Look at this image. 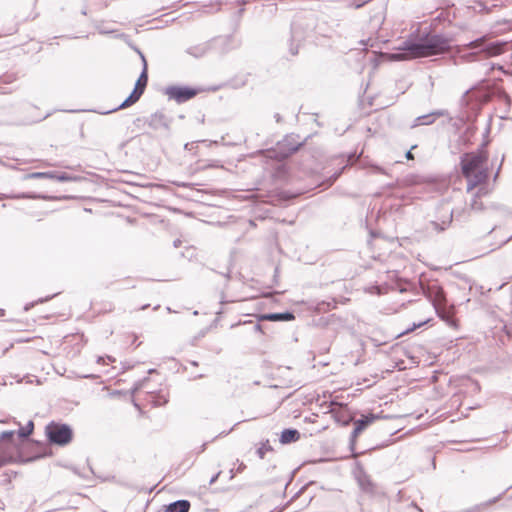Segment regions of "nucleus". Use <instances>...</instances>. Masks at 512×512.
Instances as JSON below:
<instances>
[{"mask_svg": "<svg viewBox=\"0 0 512 512\" xmlns=\"http://www.w3.org/2000/svg\"><path fill=\"white\" fill-rule=\"evenodd\" d=\"M212 52L211 40L190 46L186 49V53L194 58H201Z\"/></svg>", "mask_w": 512, "mask_h": 512, "instance_id": "obj_15", "label": "nucleus"}, {"mask_svg": "<svg viewBox=\"0 0 512 512\" xmlns=\"http://www.w3.org/2000/svg\"><path fill=\"white\" fill-rule=\"evenodd\" d=\"M505 42L501 41H488L484 38H478L468 44V48L475 53L484 54L487 57L497 56L504 52L506 47Z\"/></svg>", "mask_w": 512, "mask_h": 512, "instance_id": "obj_5", "label": "nucleus"}, {"mask_svg": "<svg viewBox=\"0 0 512 512\" xmlns=\"http://www.w3.org/2000/svg\"><path fill=\"white\" fill-rule=\"evenodd\" d=\"M236 470L231 469L230 470V479H232L235 476Z\"/></svg>", "mask_w": 512, "mask_h": 512, "instance_id": "obj_55", "label": "nucleus"}, {"mask_svg": "<svg viewBox=\"0 0 512 512\" xmlns=\"http://www.w3.org/2000/svg\"><path fill=\"white\" fill-rule=\"evenodd\" d=\"M141 61L143 65L142 71L135 83L134 88H138L144 92L148 84V64L144 54H141Z\"/></svg>", "mask_w": 512, "mask_h": 512, "instance_id": "obj_21", "label": "nucleus"}, {"mask_svg": "<svg viewBox=\"0 0 512 512\" xmlns=\"http://www.w3.org/2000/svg\"><path fill=\"white\" fill-rule=\"evenodd\" d=\"M92 25L100 34H111L115 32V30L108 29L104 26L103 20H92Z\"/></svg>", "mask_w": 512, "mask_h": 512, "instance_id": "obj_28", "label": "nucleus"}, {"mask_svg": "<svg viewBox=\"0 0 512 512\" xmlns=\"http://www.w3.org/2000/svg\"><path fill=\"white\" fill-rule=\"evenodd\" d=\"M416 146H412L411 149L409 151L406 152L405 154V157L408 159V160H411L414 158L413 154H412V149H414Z\"/></svg>", "mask_w": 512, "mask_h": 512, "instance_id": "obj_42", "label": "nucleus"}, {"mask_svg": "<svg viewBox=\"0 0 512 512\" xmlns=\"http://www.w3.org/2000/svg\"><path fill=\"white\" fill-rule=\"evenodd\" d=\"M393 60L428 57L442 54L450 49V39L443 34L424 33L412 35L399 46Z\"/></svg>", "mask_w": 512, "mask_h": 512, "instance_id": "obj_1", "label": "nucleus"}, {"mask_svg": "<svg viewBox=\"0 0 512 512\" xmlns=\"http://www.w3.org/2000/svg\"><path fill=\"white\" fill-rule=\"evenodd\" d=\"M190 507L188 500L180 499L164 506V509L159 512H189Z\"/></svg>", "mask_w": 512, "mask_h": 512, "instance_id": "obj_18", "label": "nucleus"}, {"mask_svg": "<svg viewBox=\"0 0 512 512\" xmlns=\"http://www.w3.org/2000/svg\"><path fill=\"white\" fill-rule=\"evenodd\" d=\"M328 412L331 413L335 422L343 427H346L353 422L354 415H352L346 404L331 401L329 403Z\"/></svg>", "mask_w": 512, "mask_h": 512, "instance_id": "obj_11", "label": "nucleus"}, {"mask_svg": "<svg viewBox=\"0 0 512 512\" xmlns=\"http://www.w3.org/2000/svg\"><path fill=\"white\" fill-rule=\"evenodd\" d=\"M163 92L169 100L182 104L194 98L199 90L186 85H170L165 87Z\"/></svg>", "mask_w": 512, "mask_h": 512, "instance_id": "obj_6", "label": "nucleus"}, {"mask_svg": "<svg viewBox=\"0 0 512 512\" xmlns=\"http://www.w3.org/2000/svg\"><path fill=\"white\" fill-rule=\"evenodd\" d=\"M159 308H160V305H156V306L153 308V310H157V309H159Z\"/></svg>", "mask_w": 512, "mask_h": 512, "instance_id": "obj_61", "label": "nucleus"}, {"mask_svg": "<svg viewBox=\"0 0 512 512\" xmlns=\"http://www.w3.org/2000/svg\"><path fill=\"white\" fill-rule=\"evenodd\" d=\"M444 115H446V111L437 110L432 113L419 116L414 120V124L412 125V127H416L419 125H430V124L434 123L436 117L444 116Z\"/></svg>", "mask_w": 512, "mask_h": 512, "instance_id": "obj_20", "label": "nucleus"}, {"mask_svg": "<svg viewBox=\"0 0 512 512\" xmlns=\"http://www.w3.org/2000/svg\"><path fill=\"white\" fill-rule=\"evenodd\" d=\"M126 35L125 34H119L118 37H125Z\"/></svg>", "mask_w": 512, "mask_h": 512, "instance_id": "obj_63", "label": "nucleus"}, {"mask_svg": "<svg viewBox=\"0 0 512 512\" xmlns=\"http://www.w3.org/2000/svg\"><path fill=\"white\" fill-rule=\"evenodd\" d=\"M149 307V304H145L143 306L140 307V310H145Z\"/></svg>", "mask_w": 512, "mask_h": 512, "instance_id": "obj_56", "label": "nucleus"}, {"mask_svg": "<svg viewBox=\"0 0 512 512\" xmlns=\"http://www.w3.org/2000/svg\"><path fill=\"white\" fill-rule=\"evenodd\" d=\"M511 239H512V235H511L510 237H508L507 239L503 240V241L501 242V244H500L498 247H500V246H502V245L506 244V243H507V242H509Z\"/></svg>", "mask_w": 512, "mask_h": 512, "instance_id": "obj_50", "label": "nucleus"}, {"mask_svg": "<svg viewBox=\"0 0 512 512\" xmlns=\"http://www.w3.org/2000/svg\"><path fill=\"white\" fill-rule=\"evenodd\" d=\"M274 119L276 120V122L280 123L282 121V117L279 113H275L274 114Z\"/></svg>", "mask_w": 512, "mask_h": 512, "instance_id": "obj_45", "label": "nucleus"}, {"mask_svg": "<svg viewBox=\"0 0 512 512\" xmlns=\"http://www.w3.org/2000/svg\"><path fill=\"white\" fill-rule=\"evenodd\" d=\"M305 140L300 141L299 135L289 134L286 135L281 141H278L276 146L272 149L267 150V157L283 161L296 153L303 147Z\"/></svg>", "mask_w": 512, "mask_h": 512, "instance_id": "obj_3", "label": "nucleus"}, {"mask_svg": "<svg viewBox=\"0 0 512 512\" xmlns=\"http://www.w3.org/2000/svg\"><path fill=\"white\" fill-rule=\"evenodd\" d=\"M143 91H141L140 89L138 88H134L132 90V92L130 93V95L116 108L114 109H111L109 111H106V112H103L102 114H109V113H112V112H115V111H118L120 109H125L127 107H130L132 106L133 104H135L136 102H138V100L141 98V96L143 95Z\"/></svg>", "mask_w": 512, "mask_h": 512, "instance_id": "obj_16", "label": "nucleus"}, {"mask_svg": "<svg viewBox=\"0 0 512 512\" xmlns=\"http://www.w3.org/2000/svg\"><path fill=\"white\" fill-rule=\"evenodd\" d=\"M45 435L51 445L64 447L72 442L74 432L69 424L51 421L45 427Z\"/></svg>", "mask_w": 512, "mask_h": 512, "instance_id": "obj_4", "label": "nucleus"}, {"mask_svg": "<svg viewBox=\"0 0 512 512\" xmlns=\"http://www.w3.org/2000/svg\"><path fill=\"white\" fill-rule=\"evenodd\" d=\"M9 463L8 457L0 455V468Z\"/></svg>", "mask_w": 512, "mask_h": 512, "instance_id": "obj_40", "label": "nucleus"}, {"mask_svg": "<svg viewBox=\"0 0 512 512\" xmlns=\"http://www.w3.org/2000/svg\"><path fill=\"white\" fill-rule=\"evenodd\" d=\"M133 48V50L135 52H137L139 54V56L141 57V54H143L136 46H131Z\"/></svg>", "mask_w": 512, "mask_h": 512, "instance_id": "obj_52", "label": "nucleus"}, {"mask_svg": "<svg viewBox=\"0 0 512 512\" xmlns=\"http://www.w3.org/2000/svg\"><path fill=\"white\" fill-rule=\"evenodd\" d=\"M18 79L15 72H7L0 76V94H8L12 89L7 88V85L13 84Z\"/></svg>", "mask_w": 512, "mask_h": 512, "instance_id": "obj_22", "label": "nucleus"}, {"mask_svg": "<svg viewBox=\"0 0 512 512\" xmlns=\"http://www.w3.org/2000/svg\"><path fill=\"white\" fill-rule=\"evenodd\" d=\"M487 160L485 152L464 153L461 156V172L463 176H469L471 172L483 169L482 166Z\"/></svg>", "mask_w": 512, "mask_h": 512, "instance_id": "obj_7", "label": "nucleus"}, {"mask_svg": "<svg viewBox=\"0 0 512 512\" xmlns=\"http://www.w3.org/2000/svg\"><path fill=\"white\" fill-rule=\"evenodd\" d=\"M76 179H77V177L72 176L66 172H58L57 171L56 180L59 182H71V181H75Z\"/></svg>", "mask_w": 512, "mask_h": 512, "instance_id": "obj_34", "label": "nucleus"}, {"mask_svg": "<svg viewBox=\"0 0 512 512\" xmlns=\"http://www.w3.org/2000/svg\"><path fill=\"white\" fill-rule=\"evenodd\" d=\"M374 169H375V171H376L377 173H381V174L385 173V172H384V169H383V168H381V167H379V166H374Z\"/></svg>", "mask_w": 512, "mask_h": 512, "instance_id": "obj_48", "label": "nucleus"}, {"mask_svg": "<svg viewBox=\"0 0 512 512\" xmlns=\"http://www.w3.org/2000/svg\"><path fill=\"white\" fill-rule=\"evenodd\" d=\"M220 474H221V471H219V472H217L216 474H214V475L211 477V479H210V481H209V484H210V485H212V484L216 483V481L218 480V478H219Z\"/></svg>", "mask_w": 512, "mask_h": 512, "instance_id": "obj_41", "label": "nucleus"}, {"mask_svg": "<svg viewBox=\"0 0 512 512\" xmlns=\"http://www.w3.org/2000/svg\"><path fill=\"white\" fill-rule=\"evenodd\" d=\"M465 94H467V92H466ZM461 101H462V102L467 103V101H468V100H467V98H466V95H464V96H463V98H462V100H461Z\"/></svg>", "mask_w": 512, "mask_h": 512, "instance_id": "obj_58", "label": "nucleus"}, {"mask_svg": "<svg viewBox=\"0 0 512 512\" xmlns=\"http://www.w3.org/2000/svg\"><path fill=\"white\" fill-rule=\"evenodd\" d=\"M357 481L362 491L372 495L375 494L376 486L365 472H361L357 476Z\"/></svg>", "mask_w": 512, "mask_h": 512, "instance_id": "obj_19", "label": "nucleus"}, {"mask_svg": "<svg viewBox=\"0 0 512 512\" xmlns=\"http://www.w3.org/2000/svg\"><path fill=\"white\" fill-rule=\"evenodd\" d=\"M453 218V211L450 213V217L448 221H443L441 224L438 222H432L433 229L437 232H442L447 229V227L451 224Z\"/></svg>", "mask_w": 512, "mask_h": 512, "instance_id": "obj_29", "label": "nucleus"}, {"mask_svg": "<svg viewBox=\"0 0 512 512\" xmlns=\"http://www.w3.org/2000/svg\"><path fill=\"white\" fill-rule=\"evenodd\" d=\"M17 431L6 430L0 433V455L8 457L9 462L13 458V452L17 449Z\"/></svg>", "mask_w": 512, "mask_h": 512, "instance_id": "obj_10", "label": "nucleus"}, {"mask_svg": "<svg viewBox=\"0 0 512 512\" xmlns=\"http://www.w3.org/2000/svg\"><path fill=\"white\" fill-rule=\"evenodd\" d=\"M386 418V416H382L381 413H368L366 415H362L361 418L354 420V428L350 434L349 438V447L351 451H354L356 446V441L358 436L371 424H373L376 420Z\"/></svg>", "mask_w": 512, "mask_h": 512, "instance_id": "obj_8", "label": "nucleus"}, {"mask_svg": "<svg viewBox=\"0 0 512 512\" xmlns=\"http://www.w3.org/2000/svg\"><path fill=\"white\" fill-rule=\"evenodd\" d=\"M33 430H34V423L32 420H30V421H28V423L26 424L25 427H20L17 430L18 439H20V440L27 439L33 433Z\"/></svg>", "mask_w": 512, "mask_h": 512, "instance_id": "obj_26", "label": "nucleus"}, {"mask_svg": "<svg viewBox=\"0 0 512 512\" xmlns=\"http://www.w3.org/2000/svg\"><path fill=\"white\" fill-rule=\"evenodd\" d=\"M474 106L475 107L473 109L475 110V112L473 114L467 113L466 116H465L468 121H471L474 117H476V114H477V112L480 109L478 104H475Z\"/></svg>", "mask_w": 512, "mask_h": 512, "instance_id": "obj_37", "label": "nucleus"}, {"mask_svg": "<svg viewBox=\"0 0 512 512\" xmlns=\"http://www.w3.org/2000/svg\"><path fill=\"white\" fill-rule=\"evenodd\" d=\"M486 194L484 188H479L476 194L473 196L470 207L474 211H482L484 209L483 203L479 200L482 195Z\"/></svg>", "mask_w": 512, "mask_h": 512, "instance_id": "obj_25", "label": "nucleus"}, {"mask_svg": "<svg viewBox=\"0 0 512 512\" xmlns=\"http://www.w3.org/2000/svg\"><path fill=\"white\" fill-rule=\"evenodd\" d=\"M36 444H37L38 448L40 449V451H39V453L36 456L30 458L29 459L30 461L38 459V458H42V457H45V456H49L51 454L50 451H49V448L46 447L44 444L39 443V442H36Z\"/></svg>", "mask_w": 512, "mask_h": 512, "instance_id": "obj_33", "label": "nucleus"}, {"mask_svg": "<svg viewBox=\"0 0 512 512\" xmlns=\"http://www.w3.org/2000/svg\"><path fill=\"white\" fill-rule=\"evenodd\" d=\"M200 142H206V140H202V141H192V142H189V143H186L184 145V149L188 152H190L192 155L194 156H197L198 155V144Z\"/></svg>", "mask_w": 512, "mask_h": 512, "instance_id": "obj_31", "label": "nucleus"}, {"mask_svg": "<svg viewBox=\"0 0 512 512\" xmlns=\"http://www.w3.org/2000/svg\"><path fill=\"white\" fill-rule=\"evenodd\" d=\"M134 125L138 128H141L143 126H145L146 124H144L143 122H137V118L134 120Z\"/></svg>", "mask_w": 512, "mask_h": 512, "instance_id": "obj_46", "label": "nucleus"}, {"mask_svg": "<svg viewBox=\"0 0 512 512\" xmlns=\"http://www.w3.org/2000/svg\"><path fill=\"white\" fill-rule=\"evenodd\" d=\"M4 314H5V310L0 308V316H4Z\"/></svg>", "mask_w": 512, "mask_h": 512, "instance_id": "obj_59", "label": "nucleus"}, {"mask_svg": "<svg viewBox=\"0 0 512 512\" xmlns=\"http://www.w3.org/2000/svg\"><path fill=\"white\" fill-rule=\"evenodd\" d=\"M45 173L44 172H34L32 174H30V177L31 178H45Z\"/></svg>", "mask_w": 512, "mask_h": 512, "instance_id": "obj_39", "label": "nucleus"}, {"mask_svg": "<svg viewBox=\"0 0 512 512\" xmlns=\"http://www.w3.org/2000/svg\"><path fill=\"white\" fill-rule=\"evenodd\" d=\"M302 490H303V488H302V489H300V490H299V491H298V492H297V493H296V494H295V495L290 499V501H289L287 504H289L290 502L294 501V500H295V499H296V498L301 494Z\"/></svg>", "mask_w": 512, "mask_h": 512, "instance_id": "obj_44", "label": "nucleus"}, {"mask_svg": "<svg viewBox=\"0 0 512 512\" xmlns=\"http://www.w3.org/2000/svg\"><path fill=\"white\" fill-rule=\"evenodd\" d=\"M206 445H207V443H204L201 445L199 453L203 452L206 449Z\"/></svg>", "mask_w": 512, "mask_h": 512, "instance_id": "obj_54", "label": "nucleus"}, {"mask_svg": "<svg viewBox=\"0 0 512 512\" xmlns=\"http://www.w3.org/2000/svg\"><path fill=\"white\" fill-rule=\"evenodd\" d=\"M148 402L152 404L153 407L164 406L168 403V393L159 392H151L149 393Z\"/></svg>", "mask_w": 512, "mask_h": 512, "instance_id": "obj_24", "label": "nucleus"}, {"mask_svg": "<svg viewBox=\"0 0 512 512\" xmlns=\"http://www.w3.org/2000/svg\"><path fill=\"white\" fill-rule=\"evenodd\" d=\"M424 295L433 303V306L438 314V316L442 319H444V316L439 312L438 308L436 307V302L442 300L444 297V291L441 286L434 283L432 285H428L427 287L423 288ZM445 320L452 324V320H448L445 318Z\"/></svg>", "mask_w": 512, "mask_h": 512, "instance_id": "obj_13", "label": "nucleus"}, {"mask_svg": "<svg viewBox=\"0 0 512 512\" xmlns=\"http://www.w3.org/2000/svg\"><path fill=\"white\" fill-rule=\"evenodd\" d=\"M210 40L213 53L218 55H225L241 45V40L232 34L217 36Z\"/></svg>", "mask_w": 512, "mask_h": 512, "instance_id": "obj_9", "label": "nucleus"}, {"mask_svg": "<svg viewBox=\"0 0 512 512\" xmlns=\"http://www.w3.org/2000/svg\"><path fill=\"white\" fill-rule=\"evenodd\" d=\"M44 173L46 174L45 178H50V179L56 180L57 171H48V172H44Z\"/></svg>", "mask_w": 512, "mask_h": 512, "instance_id": "obj_38", "label": "nucleus"}, {"mask_svg": "<svg viewBox=\"0 0 512 512\" xmlns=\"http://www.w3.org/2000/svg\"><path fill=\"white\" fill-rule=\"evenodd\" d=\"M178 186L186 187L185 183L178 184Z\"/></svg>", "mask_w": 512, "mask_h": 512, "instance_id": "obj_62", "label": "nucleus"}, {"mask_svg": "<svg viewBox=\"0 0 512 512\" xmlns=\"http://www.w3.org/2000/svg\"><path fill=\"white\" fill-rule=\"evenodd\" d=\"M271 450L272 447L269 443V440H266L265 442L261 443V446L257 449L256 453L260 459H263L265 457V453Z\"/></svg>", "mask_w": 512, "mask_h": 512, "instance_id": "obj_32", "label": "nucleus"}, {"mask_svg": "<svg viewBox=\"0 0 512 512\" xmlns=\"http://www.w3.org/2000/svg\"><path fill=\"white\" fill-rule=\"evenodd\" d=\"M253 329H254L255 331H260V330H261V325H260V324H255V325L253 326Z\"/></svg>", "mask_w": 512, "mask_h": 512, "instance_id": "obj_51", "label": "nucleus"}, {"mask_svg": "<svg viewBox=\"0 0 512 512\" xmlns=\"http://www.w3.org/2000/svg\"><path fill=\"white\" fill-rule=\"evenodd\" d=\"M137 122H143L147 124L151 129L157 130H165L170 131V125L172 123V118L166 116L162 111H156L151 114L149 117H138Z\"/></svg>", "mask_w": 512, "mask_h": 512, "instance_id": "obj_12", "label": "nucleus"}, {"mask_svg": "<svg viewBox=\"0 0 512 512\" xmlns=\"http://www.w3.org/2000/svg\"><path fill=\"white\" fill-rule=\"evenodd\" d=\"M426 323H427V320L426 321H421L419 323H414L411 327H409L406 330H404L403 332H401L397 337H400L402 335L408 334V333L414 331L415 329L424 326Z\"/></svg>", "mask_w": 512, "mask_h": 512, "instance_id": "obj_36", "label": "nucleus"}, {"mask_svg": "<svg viewBox=\"0 0 512 512\" xmlns=\"http://www.w3.org/2000/svg\"><path fill=\"white\" fill-rule=\"evenodd\" d=\"M336 301L332 299L331 301H320L316 304L315 310L318 313H326L334 308H336Z\"/></svg>", "mask_w": 512, "mask_h": 512, "instance_id": "obj_27", "label": "nucleus"}, {"mask_svg": "<svg viewBox=\"0 0 512 512\" xmlns=\"http://www.w3.org/2000/svg\"><path fill=\"white\" fill-rule=\"evenodd\" d=\"M217 143H218L217 141H210V142H209V145H211V144H217Z\"/></svg>", "mask_w": 512, "mask_h": 512, "instance_id": "obj_60", "label": "nucleus"}, {"mask_svg": "<svg viewBox=\"0 0 512 512\" xmlns=\"http://www.w3.org/2000/svg\"><path fill=\"white\" fill-rule=\"evenodd\" d=\"M261 320L268 321H277V322H288L295 319V315L293 312L285 311V312H277V313H267L263 314L260 317Z\"/></svg>", "mask_w": 512, "mask_h": 512, "instance_id": "obj_17", "label": "nucleus"}, {"mask_svg": "<svg viewBox=\"0 0 512 512\" xmlns=\"http://www.w3.org/2000/svg\"><path fill=\"white\" fill-rule=\"evenodd\" d=\"M179 244H180V240H175V241H174V246H175V247H178V245H179Z\"/></svg>", "mask_w": 512, "mask_h": 512, "instance_id": "obj_57", "label": "nucleus"}, {"mask_svg": "<svg viewBox=\"0 0 512 512\" xmlns=\"http://www.w3.org/2000/svg\"><path fill=\"white\" fill-rule=\"evenodd\" d=\"M316 26L317 18L312 12H300L294 16L289 40V52L292 56L298 54L301 43L314 33Z\"/></svg>", "mask_w": 512, "mask_h": 512, "instance_id": "obj_2", "label": "nucleus"}, {"mask_svg": "<svg viewBox=\"0 0 512 512\" xmlns=\"http://www.w3.org/2000/svg\"><path fill=\"white\" fill-rule=\"evenodd\" d=\"M222 167H223V165L221 164L220 160H210L206 164L192 168V169L194 172H196L198 170H203V169H207V168H222Z\"/></svg>", "mask_w": 512, "mask_h": 512, "instance_id": "obj_30", "label": "nucleus"}, {"mask_svg": "<svg viewBox=\"0 0 512 512\" xmlns=\"http://www.w3.org/2000/svg\"><path fill=\"white\" fill-rule=\"evenodd\" d=\"M109 5L108 1H102V3L99 5V9L107 8Z\"/></svg>", "mask_w": 512, "mask_h": 512, "instance_id": "obj_47", "label": "nucleus"}, {"mask_svg": "<svg viewBox=\"0 0 512 512\" xmlns=\"http://www.w3.org/2000/svg\"><path fill=\"white\" fill-rule=\"evenodd\" d=\"M464 178L467 180V191L469 192L487 181L488 169L471 172L469 176H464Z\"/></svg>", "mask_w": 512, "mask_h": 512, "instance_id": "obj_14", "label": "nucleus"}, {"mask_svg": "<svg viewBox=\"0 0 512 512\" xmlns=\"http://www.w3.org/2000/svg\"><path fill=\"white\" fill-rule=\"evenodd\" d=\"M245 468H246V465H245L243 462H241V463L239 464V466L237 467V469H236V473H241V472H243Z\"/></svg>", "mask_w": 512, "mask_h": 512, "instance_id": "obj_43", "label": "nucleus"}, {"mask_svg": "<svg viewBox=\"0 0 512 512\" xmlns=\"http://www.w3.org/2000/svg\"><path fill=\"white\" fill-rule=\"evenodd\" d=\"M300 439V432L295 428H286L281 432L280 443L290 444Z\"/></svg>", "mask_w": 512, "mask_h": 512, "instance_id": "obj_23", "label": "nucleus"}, {"mask_svg": "<svg viewBox=\"0 0 512 512\" xmlns=\"http://www.w3.org/2000/svg\"><path fill=\"white\" fill-rule=\"evenodd\" d=\"M81 14L84 16H86L88 14L86 6L81 10Z\"/></svg>", "mask_w": 512, "mask_h": 512, "instance_id": "obj_53", "label": "nucleus"}, {"mask_svg": "<svg viewBox=\"0 0 512 512\" xmlns=\"http://www.w3.org/2000/svg\"><path fill=\"white\" fill-rule=\"evenodd\" d=\"M57 294H54L52 296H47L45 298H39L37 301H34V302H31V303H27L25 306H24V310L25 311H28L30 310L32 307H34L36 304L38 303H43V302H46V301H49L52 297L56 296Z\"/></svg>", "mask_w": 512, "mask_h": 512, "instance_id": "obj_35", "label": "nucleus"}, {"mask_svg": "<svg viewBox=\"0 0 512 512\" xmlns=\"http://www.w3.org/2000/svg\"><path fill=\"white\" fill-rule=\"evenodd\" d=\"M278 267L275 268V275L278 273Z\"/></svg>", "mask_w": 512, "mask_h": 512, "instance_id": "obj_64", "label": "nucleus"}, {"mask_svg": "<svg viewBox=\"0 0 512 512\" xmlns=\"http://www.w3.org/2000/svg\"><path fill=\"white\" fill-rule=\"evenodd\" d=\"M15 198H32V197L29 196L28 194L22 193L21 195L15 196Z\"/></svg>", "mask_w": 512, "mask_h": 512, "instance_id": "obj_49", "label": "nucleus"}]
</instances>
